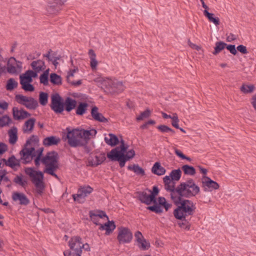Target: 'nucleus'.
Returning <instances> with one entry per match:
<instances>
[{"label": "nucleus", "instance_id": "f257e3e1", "mask_svg": "<svg viewBox=\"0 0 256 256\" xmlns=\"http://www.w3.org/2000/svg\"><path fill=\"white\" fill-rule=\"evenodd\" d=\"M128 146H126L124 140L120 142V145L112 150L107 154V157L112 161L119 162L120 168H123L126 162L132 159L135 156V152L131 149L126 152Z\"/></svg>", "mask_w": 256, "mask_h": 256}, {"label": "nucleus", "instance_id": "f03ea898", "mask_svg": "<svg viewBox=\"0 0 256 256\" xmlns=\"http://www.w3.org/2000/svg\"><path fill=\"white\" fill-rule=\"evenodd\" d=\"M182 197L184 196H180V200L174 202L178 207L174 210V215L178 220H182L186 216L192 215L196 208L192 200L183 199Z\"/></svg>", "mask_w": 256, "mask_h": 256}, {"label": "nucleus", "instance_id": "7ed1b4c3", "mask_svg": "<svg viewBox=\"0 0 256 256\" xmlns=\"http://www.w3.org/2000/svg\"><path fill=\"white\" fill-rule=\"evenodd\" d=\"M177 192L180 193V196L190 198L197 195L200 192V188L192 179H189L178 186Z\"/></svg>", "mask_w": 256, "mask_h": 256}, {"label": "nucleus", "instance_id": "20e7f679", "mask_svg": "<svg viewBox=\"0 0 256 256\" xmlns=\"http://www.w3.org/2000/svg\"><path fill=\"white\" fill-rule=\"evenodd\" d=\"M25 172L29 176L32 182L34 184L37 192L41 194L44 188L42 172L40 171L35 170L32 168H26L25 169Z\"/></svg>", "mask_w": 256, "mask_h": 256}, {"label": "nucleus", "instance_id": "39448f33", "mask_svg": "<svg viewBox=\"0 0 256 256\" xmlns=\"http://www.w3.org/2000/svg\"><path fill=\"white\" fill-rule=\"evenodd\" d=\"M68 246L71 251L68 250L64 252V256H81L82 246H84L82 238L79 236L72 237L68 242Z\"/></svg>", "mask_w": 256, "mask_h": 256}, {"label": "nucleus", "instance_id": "423d86ee", "mask_svg": "<svg viewBox=\"0 0 256 256\" xmlns=\"http://www.w3.org/2000/svg\"><path fill=\"white\" fill-rule=\"evenodd\" d=\"M66 138L68 144L72 147L75 148L86 146V141L82 140L80 130H68Z\"/></svg>", "mask_w": 256, "mask_h": 256}, {"label": "nucleus", "instance_id": "0eeeda50", "mask_svg": "<svg viewBox=\"0 0 256 256\" xmlns=\"http://www.w3.org/2000/svg\"><path fill=\"white\" fill-rule=\"evenodd\" d=\"M22 62L18 61L14 57H10L5 66V74L6 72L14 75L20 76L22 71Z\"/></svg>", "mask_w": 256, "mask_h": 256}, {"label": "nucleus", "instance_id": "6e6552de", "mask_svg": "<svg viewBox=\"0 0 256 256\" xmlns=\"http://www.w3.org/2000/svg\"><path fill=\"white\" fill-rule=\"evenodd\" d=\"M164 188L167 191L170 192V197L174 202H176L180 200V193L177 192L178 187L175 188V182L170 180V176H165L164 178Z\"/></svg>", "mask_w": 256, "mask_h": 256}, {"label": "nucleus", "instance_id": "1a4fd4ad", "mask_svg": "<svg viewBox=\"0 0 256 256\" xmlns=\"http://www.w3.org/2000/svg\"><path fill=\"white\" fill-rule=\"evenodd\" d=\"M58 154L54 151L48 152L42 159V162L45 165V168H58Z\"/></svg>", "mask_w": 256, "mask_h": 256}, {"label": "nucleus", "instance_id": "9d476101", "mask_svg": "<svg viewBox=\"0 0 256 256\" xmlns=\"http://www.w3.org/2000/svg\"><path fill=\"white\" fill-rule=\"evenodd\" d=\"M16 102L27 108L30 110H35L38 106V102L36 100L32 97H28L22 94L16 96Z\"/></svg>", "mask_w": 256, "mask_h": 256}, {"label": "nucleus", "instance_id": "9b49d317", "mask_svg": "<svg viewBox=\"0 0 256 256\" xmlns=\"http://www.w3.org/2000/svg\"><path fill=\"white\" fill-rule=\"evenodd\" d=\"M36 151L34 146L28 147L24 146V147L20 152V162L24 164L30 162L33 158L36 156Z\"/></svg>", "mask_w": 256, "mask_h": 256}, {"label": "nucleus", "instance_id": "f8f14e48", "mask_svg": "<svg viewBox=\"0 0 256 256\" xmlns=\"http://www.w3.org/2000/svg\"><path fill=\"white\" fill-rule=\"evenodd\" d=\"M93 191V188L89 186H81L78 190V194L72 195L74 201L78 203L84 202L85 198L88 196Z\"/></svg>", "mask_w": 256, "mask_h": 256}, {"label": "nucleus", "instance_id": "ddd939ff", "mask_svg": "<svg viewBox=\"0 0 256 256\" xmlns=\"http://www.w3.org/2000/svg\"><path fill=\"white\" fill-rule=\"evenodd\" d=\"M50 108L56 114L62 113L64 110V103L61 96L56 94L52 95L51 98Z\"/></svg>", "mask_w": 256, "mask_h": 256}, {"label": "nucleus", "instance_id": "4468645a", "mask_svg": "<svg viewBox=\"0 0 256 256\" xmlns=\"http://www.w3.org/2000/svg\"><path fill=\"white\" fill-rule=\"evenodd\" d=\"M158 204L157 203L154 204V206H150L147 208V209L152 212H155L156 214H161L162 212V206L167 211L170 207L171 205L166 202V200L164 197H159L158 199Z\"/></svg>", "mask_w": 256, "mask_h": 256}, {"label": "nucleus", "instance_id": "2eb2a0df", "mask_svg": "<svg viewBox=\"0 0 256 256\" xmlns=\"http://www.w3.org/2000/svg\"><path fill=\"white\" fill-rule=\"evenodd\" d=\"M66 0H53L48 3L46 10L50 14H56L62 10V7Z\"/></svg>", "mask_w": 256, "mask_h": 256}, {"label": "nucleus", "instance_id": "dca6fc26", "mask_svg": "<svg viewBox=\"0 0 256 256\" xmlns=\"http://www.w3.org/2000/svg\"><path fill=\"white\" fill-rule=\"evenodd\" d=\"M117 238L120 243H128L132 240V234L128 228L122 227L118 229Z\"/></svg>", "mask_w": 256, "mask_h": 256}, {"label": "nucleus", "instance_id": "f3484780", "mask_svg": "<svg viewBox=\"0 0 256 256\" xmlns=\"http://www.w3.org/2000/svg\"><path fill=\"white\" fill-rule=\"evenodd\" d=\"M202 186L205 192H212L219 188V186L217 182L206 176H203L202 178Z\"/></svg>", "mask_w": 256, "mask_h": 256}, {"label": "nucleus", "instance_id": "a211bd4d", "mask_svg": "<svg viewBox=\"0 0 256 256\" xmlns=\"http://www.w3.org/2000/svg\"><path fill=\"white\" fill-rule=\"evenodd\" d=\"M12 198L13 201L21 206H27L30 202L28 198L22 192H14L12 194Z\"/></svg>", "mask_w": 256, "mask_h": 256}, {"label": "nucleus", "instance_id": "6ab92c4d", "mask_svg": "<svg viewBox=\"0 0 256 256\" xmlns=\"http://www.w3.org/2000/svg\"><path fill=\"white\" fill-rule=\"evenodd\" d=\"M108 86L110 92H118L123 90L124 86L121 81H104Z\"/></svg>", "mask_w": 256, "mask_h": 256}, {"label": "nucleus", "instance_id": "aec40b11", "mask_svg": "<svg viewBox=\"0 0 256 256\" xmlns=\"http://www.w3.org/2000/svg\"><path fill=\"white\" fill-rule=\"evenodd\" d=\"M104 154H100L94 156H90L88 160L89 166H96L102 164L105 160Z\"/></svg>", "mask_w": 256, "mask_h": 256}, {"label": "nucleus", "instance_id": "412c9836", "mask_svg": "<svg viewBox=\"0 0 256 256\" xmlns=\"http://www.w3.org/2000/svg\"><path fill=\"white\" fill-rule=\"evenodd\" d=\"M12 115L14 118L16 120H24L30 117L31 114L23 109L19 110L16 107L12 108Z\"/></svg>", "mask_w": 256, "mask_h": 256}, {"label": "nucleus", "instance_id": "4be33fe9", "mask_svg": "<svg viewBox=\"0 0 256 256\" xmlns=\"http://www.w3.org/2000/svg\"><path fill=\"white\" fill-rule=\"evenodd\" d=\"M30 66L32 69V70L38 74L40 72L43 71L44 72L46 70L44 62L40 60L32 61L30 64Z\"/></svg>", "mask_w": 256, "mask_h": 256}, {"label": "nucleus", "instance_id": "5701e85b", "mask_svg": "<svg viewBox=\"0 0 256 256\" xmlns=\"http://www.w3.org/2000/svg\"><path fill=\"white\" fill-rule=\"evenodd\" d=\"M36 122L34 118H30L26 120L22 126V130L24 134H30L34 130V126Z\"/></svg>", "mask_w": 256, "mask_h": 256}, {"label": "nucleus", "instance_id": "b1692460", "mask_svg": "<svg viewBox=\"0 0 256 256\" xmlns=\"http://www.w3.org/2000/svg\"><path fill=\"white\" fill-rule=\"evenodd\" d=\"M90 217L91 220L96 224H99V220L104 217L108 218L105 212L102 211H90Z\"/></svg>", "mask_w": 256, "mask_h": 256}, {"label": "nucleus", "instance_id": "393cba45", "mask_svg": "<svg viewBox=\"0 0 256 256\" xmlns=\"http://www.w3.org/2000/svg\"><path fill=\"white\" fill-rule=\"evenodd\" d=\"M50 74V68H48L44 70L40 76L39 80H62L60 76L58 75L56 73H52Z\"/></svg>", "mask_w": 256, "mask_h": 256}, {"label": "nucleus", "instance_id": "a878e982", "mask_svg": "<svg viewBox=\"0 0 256 256\" xmlns=\"http://www.w3.org/2000/svg\"><path fill=\"white\" fill-rule=\"evenodd\" d=\"M138 199L144 204L147 205L154 204V200L150 196V194H147L146 192H138Z\"/></svg>", "mask_w": 256, "mask_h": 256}, {"label": "nucleus", "instance_id": "bb28decb", "mask_svg": "<svg viewBox=\"0 0 256 256\" xmlns=\"http://www.w3.org/2000/svg\"><path fill=\"white\" fill-rule=\"evenodd\" d=\"M91 114L92 118L96 121L102 122H108V120L102 114L98 112V108L96 106H94L92 108L91 111Z\"/></svg>", "mask_w": 256, "mask_h": 256}, {"label": "nucleus", "instance_id": "cd10ccee", "mask_svg": "<svg viewBox=\"0 0 256 256\" xmlns=\"http://www.w3.org/2000/svg\"><path fill=\"white\" fill-rule=\"evenodd\" d=\"M60 141L59 138L56 136H50L44 138L42 144L45 146H50L58 145Z\"/></svg>", "mask_w": 256, "mask_h": 256}, {"label": "nucleus", "instance_id": "c85d7f7f", "mask_svg": "<svg viewBox=\"0 0 256 256\" xmlns=\"http://www.w3.org/2000/svg\"><path fill=\"white\" fill-rule=\"evenodd\" d=\"M82 140L86 141V145L87 144L88 140L90 138V136H95L97 132L94 129L90 130H80Z\"/></svg>", "mask_w": 256, "mask_h": 256}, {"label": "nucleus", "instance_id": "c756f323", "mask_svg": "<svg viewBox=\"0 0 256 256\" xmlns=\"http://www.w3.org/2000/svg\"><path fill=\"white\" fill-rule=\"evenodd\" d=\"M9 136V142L14 144L18 140V128L16 126H12L8 132Z\"/></svg>", "mask_w": 256, "mask_h": 256}, {"label": "nucleus", "instance_id": "7c9ffc66", "mask_svg": "<svg viewBox=\"0 0 256 256\" xmlns=\"http://www.w3.org/2000/svg\"><path fill=\"white\" fill-rule=\"evenodd\" d=\"M38 74L32 70H28L24 73L20 75V80H32V78H37Z\"/></svg>", "mask_w": 256, "mask_h": 256}, {"label": "nucleus", "instance_id": "2f4dec72", "mask_svg": "<svg viewBox=\"0 0 256 256\" xmlns=\"http://www.w3.org/2000/svg\"><path fill=\"white\" fill-rule=\"evenodd\" d=\"M76 101L70 97H68L64 102L65 110L68 112H70L74 110L76 106Z\"/></svg>", "mask_w": 256, "mask_h": 256}, {"label": "nucleus", "instance_id": "473e14b6", "mask_svg": "<svg viewBox=\"0 0 256 256\" xmlns=\"http://www.w3.org/2000/svg\"><path fill=\"white\" fill-rule=\"evenodd\" d=\"M4 160L5 161L6 165L12 168H14L16 166H20V162H21L20 159H16L14 156L9 158L8 160Z\"/></svg>", "mask_w": 256, "mask_h": 256}, {"label": "nucleus", "instance_id": "72a5a7b5", "mask_svg": "<svg viewBox=\"0 0 256 256\" xmlns=\"http://www.w3.org/2000/svg\"><path fill=\"white\" fill-rule=\"evenodd\" d=\"M152 172L156 175L161 176L165 174L166 169L160 165V163L156 162L152 167Z\"/></svg>", "mask_w": 256, "mask_h": 256}, {"label": "nucleus", "instance_id": "f704fd0d", "mask_svg": "<svg viewBox=\"0 0 256 256\" xmlns=\"http://www.w3.org/2000/svg\"><path fill=\"white\" fill-rule=\"evenodd\" d=\"M116 228V226L113 221H108L104 224H100V229L102 230H106V234H110Z\"/></svg>", "mask_w": 256, "mask_h": 256}, {"label": "nucleus", "instance_id": "c9c22d12", "mask_svg": "<svg viewBox=\"0 0 256 256\" xmlns=\"http://www.w3.org/2000/svg\"><path fill=\"white\" fill-rule=\"evenodd\" d=\"M106 142L111 146H114L118 143V137L112 134H108V137L104 138Z\"/></svg>", "mask_w": 256, "mask_h": 256}, {"label": "nucleus", "instance_id": "e433bc0d", "mask_svg": "<svg viewBox=\"0 0 256 256\" xmlns=\"http://www.w3.org/2000/svg\"><path fill=\"white\" fill-rule=\"evenodd\" d=\"M88 55L90 58V64L92 70H95L98 65V61L96 59V54L94 50L90 49L88 51Z\"/></svg>", "mask_w": 256, "mask_h": 256}, {"label": "nucleus", "instance_id": "4c0bfd02", "mask_svg": "<svg viewBox=\"0 0 256 256\" xmlns=\"http://www.w3.org/2000/svg\"><path fill=\"white\" fill-rule=\"evenodd\" d=\"M14 182L22 188H25L28 184L27 180L22 174L16 176L14 179Z\"/></svg>", "mask_w": 256, "mask_h": 256}, {"label": "nucleus", "instance_id": "58836bf2", "mask_svg": "<svg viewBox=\"0 0 256 256\" xmlns=\"http://www.w3.org/2000/svg\"><path fill=\"white\" fill-rule=\"evenodd\" d=\"M204 14L208 20L209 22H213L216 26L220 24V20L218 17H214V14L209 12L207 10H204Z\"/></svg>", "mask_w": 256, "mask_h": 256}, {"label": "nucleus", "instance_id": "ea45409f", "mask_svg": "<svg viewBox=\"0 0 256 256\" xmlns=\"http://www.w3.org/2000/svg\"><path fill=\"white\" fill-rule=\"evenodd\" d=\"M128 170H132L137 175L144 176L145 174L144 170L137 164L128 166Z\"/></svg>", "mask_w": 256, "mask_h": 256}, {"label": "nucleus", "instance_id": "a19ab883", "mask_svg": "<svg viewBox=\"0 0 256 256\" xmlns=\"http://www.w3.org/2000/svg\"><path fill=\"white\" fill-rule=\"evenodd\" d=\"M88 104L86 102H80L76 110V114L82 116L84 114L87 110Z\"/></svg>", "mask_w": 256, "mask_h": 256}, {"label": "nucleus", "instance_id": "79ce46f5", "mask_svg": "<svg viewBox=\"0 0 256 256\" xmlns=\"http://www.w3.org/2000/svg\"><path fill=\"white\" fill-rule=\"evenodd\" d=\"M182 169L184 171V174L186 175L194 176L196 174V170L192 166L187 164L184 165L182 167Z\"/></svg>", "mask_w": 256, "mask_h": 256}, {"label": "nucleus", "instance_id": "37998d69", "mask_svg": "<svg viewBox=\"0 0 256 256\" xmlns=\"http://www.w3.org/2000/svg\"><path fill=\"white\" fill-rule=\"evenodd\" d=\"M12 123V119L7 115L0 117V127L2 128L8 126Z\"/></svg>", "mask_w": 256, "mask_h": 256}, {"label": "nucleus", "instance_id": "c03bdc74", "mask_svg": "<svg viewBox=\"0 0 256 256\" xmlns=\"http://www.w3.org/2000/svg\"><path fill=\"white\" fill-rule=\"evenodd\" d=\"M181 170L180 169L172 170L170 173V178L172 181H178L181 176Z\"/></svg>", "mask_w": 256, "mask_h": 256}, {"label": "nucleus", "instance_id": "a18cd8bd", "mask_svg": "<svg viewBox=\"0 0 256 256\" xmlns=\"http://www.w3.org/2000/svg\"><path fill=\"white\" fill-rule=\"evenodd\" d=\"M32 81H20L22 88L26 92H33L34 90V86L30 84Z\"/></svg>", "mask_w": 256, "mask_h": 256}, {"label": "nucleus", "instance_id": "49530a36", "mask_svg": "<svg viewBox=\"0 0 256 256\" xmlns=\"http://www.w3.org/2000/svg\"><path fill=\"white\" fill-rule=\"evenodd\" d=\"M138 248L142 250H147L150 246V243L144 238L142 239V241H140L138 243Z\"/></svg>", "mask_w": 256, "mask_h": 256}, {"label": "nucleus", "instance_id": "de8ad7c7", "mask_svg": "<svg viewBox=\"0 0 256 256\" xmlns=\"http://www.w3.org/2000/svg\"><path fill=\"white\" fill-rule=\"evenodd\" d=\"M224 50V42L220 41L217 42L216 43V46L214 47V50L212 52L214 55H216L220 52L222 50Z\"/></svg>", "mask_w": 256, "mask_h": 256}, {"label": "nucleus", "instance_id": "09e8293b", "mask_svg": "<svg viewBox=\"0 0 256 256\" xmlns=\"http://www.w3.org/2000/svg\"><path fill=\"white\" fill-rule=\"evenodd\" d=\"M39 101L40 104L46 106L48 102V94L46 92H40L39 96Z\"/></svg>", "mask_w": 256, "mask_h": 256}, {"label": "nucleus", "instance_id": "8fccbe9b", "mask_svg": "<svg viewBox=\"0 0 256 256\" xmlns=\"http://www.w3.org/2000/svg\"><path fill=\"white\" fill-rule=\"evenodd\" d=\"M254 88L255 87L253 84H243L240 88V90L242 92L247 94L253 92Z\"/></svg>", "mask_w": 256, "mask_h": 256}, {"label": "nucleus", "instance_id": "3c124183", "mask_svg": "<svg viewBox=\"0 0 256 256\" xmlns=\"http://www.w3.org/2000/svg\"><path fill=\"white\" fill-rule=\"evenodd\" d=\"M43 152L42 148H40L38 150H36V158L34 159V164L35 165L37 166H39L40 164V161L42 160L41 156H42Z\"/></svg>", "mask_w": 256, "mask_h": 256}, {"label": "nucleus", "instance_id": "603ef678", "mask_svg": "<svg viewBox=\"0 0 256 256\" xmlns=\"http://www.w3.org/2000/svg\"><path fill=\"white\" fill-rule=\"evenodd\" d=\"M52 52V50L51 49L49 50L48 52V53L46 54H44V56L48 60L49 62H52V64L55 66H56L58 64V62H57L58 60H60V58H56L54 60H52V58H51L50 54Z\"/></svg>", "mask_w": 256, "mask_h": 256}, {"label": "nucleus", "instance_id": "864d4df0", "mask_svg": "<svg viewBox=\"0 0 256 256\" xmlns=\"http://www.w3.org/2000/svg\"><path fill=\"white\" fill-rule=\"evenodd\" d=\"M38 142V137L36 136L32 135L26 140L24 146L28 147H30L32 146V143L36 144Z\"/></svg>", "mask_w": 256, "mask_h": 256}, {"label": "nucleus", "instance_id": "5fc2aeb1", "mask_svg": "<svg viewBox=\"0 0 256 256\" xmlns=\"http://www.w3.org/2000/svg\"><path fill=\"white\" fill-rule=\"evenodd\" d=\"M150 194V196L154 200V204L156 203V196L158 194L159 192L158 188L157 186H154L152 188V190H148Z\"/></svg>", "mask_w": 256, "mask_h": 256}, {"label": "nucleus", "instance_id": "6e6d98bb", "mask_svg": "<svg viewBox=\"0 0 256 256\" xmlns=\"http://www.w3.org/2000/svg\"><path fill=\"white\" fill-rule=\"evenodd\" d=\"M182 222H179L178 223V224L179 226L184 229L189 230L190 228V224L189 222H188L186 218H182Z\"/></svg>", "mask_w": 256, "mask_h": 256}, {"label": "nucleus", "instance_id": "4d7b16f0", "mask_svg": "<svg viewBox=\"0 0 256 256\" xmlns=\"http://www.w3.org/2000/svg\"><path fill=\"white\" fill-rule=\"evenodd\" d=\"M171 119L172 120V124L176 128H179V120L176 113L172 114Z\"/></svg>", "mask_w": 256, "mask_h": 256}, {"label": "nucleus", "instance_id": "13d9d810", "mask_svg": "<svg viewBox=\"0 0 256 256\" xmlns=\"http://www.w3.org/2000/svg\"><path fill=\"white\" fill-rule=\"evenodd\" d=\"M18 86V83L16 81H8L6 88L8 90L11 91L14 88H16Z\"/></svg>", "mask_w": 256, "mask_h": 256}, {"label": "nucleus", "instance_id": "bf43d9fd", "mask_svg": "<svg viewBox=\"0 0 256 256\" xmlns=\"http://www.w3.org/2000/svg\"><path fill=\"white\" fill-rule=\"evenodd\" d=\"M150 112L148 110H146L145 111L142 112L136 118L137 120H142L144 118H148L150 116Z\"/></svg>", "mask_w": 256, "mask_h": 256}, {"label": "nucleus", "instance_id": "052dcab7", "mask_svg": "<svg viewBox=\"0 0 256 256\" xmlns=\"http://www.w3.org/2000/svg\"><path fill=\"white\" fill-rule=\"evenodd\" d=\"M58 168H44V172L54 176L57 179H58V176L54 173V172Z\"/></svg>", "mask_w": 256, "mask_h": 256}, {"label": "nucleus", "instance_id": "680f3d73", "mask_svg": "<svg viewBox=\"0 0 256 256\" xmlns=\"http://www.w3.org/2000/svg\"><path fill=\"white\" fill-rule=\"evenodd\" d=\"M225 47L232 54L236 55L237 54V50L234 45H227L226 44H225Z\"/></svg>", "mask_w": 256, "mask_h": 256}, {"label": "nucleus", "instance_id": "e2e57ef3", "mask_svg": "<svg viewBox=\"0 0 256 256\" xmlns=\"http://www.w3.org/2000/svg\"><path fill=\"white\" fill-rule=\"evenodd\" d=\"M78 68H74V69H70L67 73V74L66 76V80H68L70 77H73L74 76V74L78 72Z\"/></svg>", "mask_w": 256, "mask_h": 256}, {"label": "nucleus", "instance_id": "0e129e2a", "mask_svg": "<svg viewBox=\"0 0 256 256\" xmlns=\"http://www.w3.org/2000/svg\"><path fill=\"white\" fill-rule=\"evenodd\" d=\"M157 128L162 132H168L170 130V128L166 125H160L157 126Z\"/></svg>", "mask_w": 256, "mask_h": 256}, {"label": "nucleus", "instance_id": "69168bd1", "mask_svg": "<svg viewBox=\"0 0 256 256\" xmlns=\"http://www.w3.org/2000/svg\"><path fill=\"white\" fill-rule=\"evenodd\" d=\"M236 50L242 54H247L248 53L246 46L244 45H239L237 46Z\"/></svg>", "mask_w": 256, "mask_h": 256}, {"label": "nucleus", "instance_id": "338daca9", "mask_svg": "<svg viewBox=\"0 0 256 256\" xmlns=\"http://www.w3.org/2000/svg\"><path fill=\"white\" fill-rule=\"evenodd\" d=\"M134 236L136 238V240L138 243L140 241H142V239L144 238V237L142 236V232L139 231H137L134 234Z\"/></svg>", "mask_w": 256, "mask_h": 256}, {"label": "nucleus", "instance_id": "774afa93", "mask_svg": "<svg viewBox=\"0 0 256 256\" xmlns=\"http://www.w3.org/2000/svg\"><path fill=\"white\" fill-rule=\"evenodd\" d=\"M8 150V146L6 144L4 143H0V154H2Z\"/></svg>", "mask_w": 256, "mask_h": 256}]
</instances>
